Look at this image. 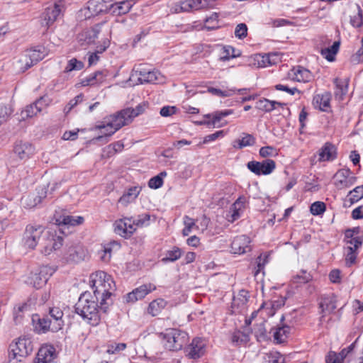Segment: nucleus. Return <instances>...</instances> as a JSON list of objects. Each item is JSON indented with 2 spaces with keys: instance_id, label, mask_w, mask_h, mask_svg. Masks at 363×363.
Instances as JSON below:
<instances>
[{
  "instance_id": "obj_1",
  "label": "nucleus",
  "mask_w": 363,
  "mask_h": 363,
  "mask_svg": "<svg viewBox=\"0 0 363 363\" xmlns=\"http://www.w3.org/2000/svg\"><path fill=\"white\" fill-rule=\"evenodd\" d=\"M90 284L94 295L100 299L101 310L106 313L109 306L113 303L112 291L116 289V284L111 276L104 271H97L90 276Z\"/></svg>"
},
{
  "instance_id": "obj_2",
  "label": "nucleus",
  "mask_w": 363,
  "mask_h": 363,
  "mask_svg": "<svg viewBox=\"0 0 363 363\" xmlns=\"http://www.w3.org/2000/svg\"><path fill=\"white\" fill-rule=\"evenodd\" d=\"M100 299L89 291L83 292L74 306V311L91 326H97L101 323Z\"/></svg>"
},
{
  "instance_id": "obj_3",
  "label": "nucleus",
  "mask_w": 363,
  "mask_h": 363,
  "mask_svg": "<svg viewBox=\"0 0 363 363\" xmlns=\"http://www.w3.org/2000/svg\"><path fill=\"white\" fill-rule=\"evenodd\" d=\"M128 113L129 112H127L125 108L105 118L103 124L97 125L99 129L104 130L101 132L103 135L95 138V140L101 141L104 143H108V138L110 136L114 134L123 126L131 123L130 117L128 114Z\"/></svg>"
},
{
  "instance_id": "obj_4",
  "label": "nucleus",
  "mask_w": 363,
  "mask_h": 363,
  "mask_svg": "<svg viewBox=\"0 0 363 363\" xmlns=\"http://www.w3.org/2000/svg\"><path fill=\"white\" fill-rule=\"evenodd\" d=\"M164 347L169 351H179L184 348L189 342V335L184 330L169 328L161 333Z\"/></svg>"
},
{
  "instance_id": "obj_5",
  "label": "nucleus",
  "mask_w": 363,
  "mask_h": 363,
  "mask_svg": "<svg viewBox=\"0 0 363 363\" xmlns=\"http://www.w3.org/2000/svg\"><path fill=\"white\" fill-rule=\"evenodd\" d=\"M33 346L31 340L26 337H19L16 342L9 345V358L16 359L18 362L26 357L33 352Z\"/></svg>"
},
{
  "instance_id": "obj_6",
  "label": "nucleus",
  "mask_w": 363,
  "mask_h": 363,
  "mask_svg": "<svg viewBox=\"0 0 363 363\" xmlns=\"http://www.w3.org/2000/svg\"><path fill=\"white\" fill-rule=\"evenodd\" d=\"M57 267L49 265L41 266L36 272H32L28 283L38 289L45 285L50 277L55 272Z\"/></svg>"
},
{
  "instance_id": "obj_7",
  "label": "nucleus",
  "mask_w": 363,
  "mask_h": 363,
  "mask_svg": "<svg viewBox=\"0 0 363 363\" xmlns=\"http://www.w3.org/2000/svg\"><path fill=\"white\" fill-rule=\"evenodd\" d=\"M43 230L44 228L40 225H26L22 239L23 245L33 250L38 243Z\"/></svg>"
},
{
  "instance_id": "obj_8",
  "label": "nucleus",
  "mask_w": 363,
  "mask_h": 363,
  "mask_svg": "<svg viewBox=\"0 0 363 363\" xmlns=\"http://www.w3.org/2000/svg\"><path fill=\"white\" fill-rule=\"evenodd\" d=\"M247 169L256 175H268L276 168V162L271 159H266L262 162L250 161L247 164Z\"/></svg>"
},
{
  "instance_id": "obj_9",
  "label": "nucleus",
  "mask_w": 363,
  "mask_h": 363,
  "mask_svg": "<svg viewBox=\"0 0 363 363\" xmlns=\"http://www.w3.org/2000/svg\"><path fill=\"white\" fill-rule=\"evenodd\" d=\"M205 342L201 337H195L184 348L186 356L189 359H197L205 353Z\"/></svg>"
},
{
  "instance_id": "obj_10",
  "label": "nucleus",
  "mask_w": 363,
  "mask_h": 363,
  "mask_svg": "<svg viewBox=\"0 0 363 363\" xmlns=\"http://www.w3.org/2000/svg\"><path fill=\"white\" fill-rule=\"evenodd\" d=\"M337 296L334 294H324L321 296L319 302V308L321 311L320 322H322L324 318L332 314L337 308Z\"/></svg>"
},
{
  "instance_id": "obj_11",
  "label": "nucleus",
  "mask_w": 363,
  "mask_h": 363,
  "mask_svg": "<svg viewBox=\"0 0 363 363\" xmlns=\"http://www.w3.org/2000/svg\"><path fill=\"white\" fill-rule=\"evenodd\" d=\"M343 235V242L346 245L362 247L363 230H362L359 226L345 229Z\"/></svg>"
},
{
  "instance_id": "obj_12",
  "label": "nucleus",
  "mask_w": 363,
  "mask_h": 363,
  "mask_svg": "<svg viewBox=\"0 0 363 363\" xmlns=\"http://www.w3.org/2000/svg\"><path fill=\"white\" fill-rule=\"evenodd\" d=\"M156 289V286L151 284H146L135 289L125 296L127 303H134L138 300L143 299L146 295Z\"/></svg>"
},
{
  "instance_id": "obj_13",
  "label": "nucleus",
  "mask_w": 363,
  "mask_h": 363,
  "mask_svg": "<svg viewBox=\"0 0 363 363\" xmlns=\"http://www.w3.org/2000/svg\"><path fill=\"white\" fill-rule=\"evenodd\" d=\"M32 322L34 331L38 334L46 333L48 331L52 332V324L48 315L40 317L38 314H34L32 317Z\"/></svg>"
},
{
  "instance_id": "obj_14",
  "label": "nucleus",
  "mask_w": 363,
  "mask_h": 363,
  "mask_svg": "<svg viewBox=\"0 0 363 363\" xmlns=\"http://www.w3.org/2000/svg\"><path fill=\"white\" fill-rule=\"evenodd\" d=\"M103 24L104 23L95 24L90 29L86 30L79 33L78 35V40L80 44L84 45L94 43L96 39L98 38Z\"/></svg>"
},
{
  "instance_id": "obj_15",
  "label": "nucleus",
  "mask_w": 363,
  "mask_h": 363,
  "mask_svg": "<svg viewBox=\"0 0 363 363\" xmlns=\"http://www.w3.org/2000/svg\"><path fill=\"white\" fill-rule=\"evenodd\" d=\"M250 239L245 235L235 237L231 243V250L234 254H244L251 250Z\"/></svg>"
},
{
  "instance_id": "obj_16",
  "label": "nucleus",
  "mask_w": 363,
  "mask_h": 363,
  "mask_svg": "<svg viewBox=\"0 0 363 363\" xmlns=\"http://www.w3.org/2000/svg\"><path fill=\"white\" fill-rule=\"evenodd\" d=\"M13 152L21 160H28L34 154L35 147L30 143L19 140L16 142Z\"/></svg>"
},
{
  "instance_id": "obj_17",
  "label": "nucleus",
  "mask_w": 363,
  "mask_h": 363,
  "mask_svg": "<svg viewBox=\"0 0 363 363\" xmlns=\"http://www.w3.org/2000/svg\"><path fill=\"white\" fill-rule=\"evenodd\" d=\"M85 252L80 245L71 246L69 247L62 259L66 263H78L84 260Z\"/></svg>"
},
{
  "instance_id": "obj_18",
  "label": "nucleus",
  "mask_w": 363,
  "mask_h": 363,
  "mask_svg": "<svg viewBox=\"0 0 363 363\" xmlns=\"http://www.w3.org/2000/svg\"><path fill=\"white\" fill-rule=\"evenodd\" d=\"M320 162H331L337 157V148L330 142H326L319 150Z\"/></svg>"
},
{
  "instance_id": "obj_19",
  "label": "nucleus",
  "mask_w": 363,
  "mask_h": 363,
  "mask_svg": "<svg viewBox=\"0 0 363 363\" xmlns=\"http://www.w3.org/2000/svg\"><path fill=\"white\" fill-rule=\"evenodd\" d=\"M55 357V348L52 345H46L39 349L33 363H50Z\"/></svg>"
},
{
  "instance_id": "obj_20",
  "label": "nucleus",
  "mask_w": 363,
  "mask_h": 363,
  "mask_svg": "<svg viewBox=\"0 0 363 363\" xmlns=\"http://www.w3.org/2000/svg\"><path fill=\"white\" fill-rule=\"evenodd\" d=\"M63 311L57 307L50 308L49 310V314L48 315L51 319L52 324V333H57L64 326Z\"/></svg>"
},
{
  "instance_id": "obj_21",
  "label": "nucleus",
  "mask_w": 363,
  "mask_h": 363,
  "mask_svg": "<svg viewBox=\"0 0 363 363\" xmlns=\"http://www.w3.org/2000/svg\"><path fill=\"white\" fill-rule=\"evenodd\" d=\"M138 74V81L140 84L145 83H155L159 80L160 73L158 71H150L145 69L142 65L135 71Z\"/></svg>"
},
{
  "instance_id": "obj_22",
  "label": "nucleus",
  "mask_w": 363,
  "mask_h": 363,
  "mask_svg": "<svg viewBox=\"0 0 363 363\" xmlns=\"http://www.w3.org/2000/svg\"><path fill=\"white\" fill-rule=\"evenodd\" d=\"M135 2L136 0H124L122 1L115 2L110 4L109 9L114 15H124L130 11Z\"/></svg>"
},
{
  "instance_id": "obj_23",
  "label": "nucleus",
  "mask_w": 363,
  "mask_h": 363,
  "mask_svg": "<svg viewBox=\"0 0 363 363\" xmlns=\"http://www.w3.org/2000/svg\"><path fill=\"white\" fill-rule=\"evenodd\" d=\"M331 93L330 91H325L322 94H316L313 96V104L315 108H318L322 111H327L328 108H330Z\"/></svg>"
},
{
  "instance_id": "obj_24",
  "label": "nucleus",
  "mask_w": 363,
  "mask_h": 363,
  "mask_svg": "<svg viewBox=\"0 0 363 363\" xmlns=\"http://www.w3.org/2000/svg\"><path fill=\"white\" fill-rule=\"evenodd\" d=\"M63 245V238L60 235H51L50 238H48V243L44 246L42 250V253L45 255H48L53 250L60 249Z\"/></svg>"
},
{
  "instance_id": "obj_25",
  "label": "nucleus",
  "mask_w": 363,
  "mask_h": 363,
  "mask_svg": "<svg viewBox=\"0 0 363 363\" xmlns=\"http://www.w3.org/2000/svg\"><path fill=\"white\" fill-rule=\"evenodd\" d=\"M110 5L103 2V0H89L88 1L87 9L91 16H97L103 13L110 11Z\"/></svg>"
},
{
  "instance_id": "obj_26",
  "label": "nucleus",
  "mask_w": 363,
  "mask_h": 363,
  "mask_svg": "<svg viewBox=\"0 0 363 363\" xmlns=\"http://www.w3.org/2000/svg\"><path fill=\"white\" fill-rule=\"evenodd\" d=\"M333 82L335 85L334 96L338 101H342L348 91L349 79L335 78Z\"/></svg>"
},
{
  "instance_id": "obj_27",
  "label": "nucleus",
  "mask_w": 363,
  "mask_h": 363,
  "mask_svg": "<svg viewBox=\"0 0 363 363\" xmlns=\"http://www.w3.org/2000/svg\"><path fill=\"white\" fill-rule=\"evenodd\" d=\"M61 11L60 6L58 4H54L45 9L43 12V20L46 22V26L49 27L57 19Z\"/></svg>"
},
{
  "instance_id": "obj_28",
  "label": "nucleus",
  "mask_w": 363,
  "mask_h": 363,
  "mask_svg": "<svg viewBox=\"0 0 363 363\" xmlns=\"http://www.w3.org/2000/svg\"><path fill=\"white\" fill-rule=\"evenodd\" d=\"M291 330V328L287 325H283L277 328H273L271 330L273 332L274 340L277 344H281L286 341Z\"/></svg>"
},
{
  "instance_id": "obj_29",
  "label": "nucleus",
  "mask_w": 363,
  "mask_h": 363,
  "mask_svg": "<svg viewBox=\"0 0 363 363\" xmlns=\"http://www.w3.org/2000/svg\"><path fill=\"white\" fill-rule=\"evenodd\" d=\"M294 73L293 79L297 82H308L313 79L312 73L306 68L301 66L294 67L291 69Z\"/></svg>"
},
{
  "instance_id": "obj_30",
  "label": "nucleus",
  "mask_w": 363,
  "mask_h": 363,
  "mask_svg": "<svg viewBox=\"0 0 363 363\" xmlns=\"http://www.w3.org/2000/svg\"><path fill=\"white\" fill-rule=\"evenodd\" d=\"M350 174L351 171L349 168L339 169L334 175V178L336 179L335 185L339 189L344 188L345 186H347V179Z\"/></svg>"
},
{
  "instance_id": "obj_31",
  "label": "nucleus",
  "mask_w": 363,
  "mask_h": 363,
  "mask_svg": "<svg viewBox=\"0 0 363 363\" xmlns=\"http://www.w3.org/2000/svg\"><path fill=\"white\" fill-rule=\"evenodd\" d=\"M167 306V301L163 298L153 300L149 303L147 307V313L152 316H157L162 310Z\"/></svg>"
},
{
  "instance_id": "obj_32",
  "label": "nucleus",
  "mask_w": 363,
  "mask_h": 363,
  "mask_svg": "<svg viewBox=\"0 0 363 363\" xmlns=\"http://www.w3.org/2000/svg\"><path fill=\"white\" fill-rule=\"evenodd\" d=\"M340 43L335 41L333 44L329 47L322 49L320 53L328 62H333L335 60V55L340 48Z\"/></svg>"
},
{
  "instance_id": "obj_33",
  "label": "nucleus",
  "mask_w": 363,
  "mask_h": 363,
  "mask_svg": "<svg viewBox=\"0 0 363 363\" xmlns=\"http://www.w3.org/2000/svg\"><path fill=\"white\" fill-rule=\"evenodd\" d=\"M183 251L177 246H174L172 250H167L165 256L162 258L161 261L166 264L168 262H174L178 260L182 255Z\"/></svg>"
},
{
  "instance_id": "obj_34",
  "label": "nucleus",
  "mask_w": 363,
  "mask_h": 363,
  "mask_svg": "<svg viewBox=\"0 0 363 363\" xmlns=\"http://www.w3.org/2000/svg\"><path fill=\"white\" fill-rule=\"evenodd\" d=\"M57 221L58 222L59 226H75L82 224L84 222V218L82 216L74 217L73 216H60V218L57 219Z\"/></svg>"
},
{
  "instance_id": "obj_35",
  "label": "nucleus",
  "mask_w": 363,
  "mask_h": 363,
  "mask_svg": "<svg viewBox=\"0 0 363 363\" xmlns=\"http://www.w3.org/2000/svg\"><path fill=\"white\" fill-rule=\"evenodd\" d=\"M140 189L138 186H132L125 192L119 199V202L123 204H128L133 201L140 194Z\"/></svg>"
},
{
  "instance_id": "obj_36",
  "label": "nucleus",
  "mask_w": 363,
  "mask_h": 363,
  "mask_svg": "<svg viewBox=\"0 0 363 363\" xmlns=\"http://www.w3.org/2000/svg\"><path fill=\"white\" fill-rule=\"evenodd\" d=\"M264 363H285V357L278 351H270L264 356Z\"/></svg>"
},
{
  "instance_id": "obj_37",
  "label": "nucleus",
  "mask_w": 363,
  "mask_h": 363,
  "mask_svg": "<svg viewBox=\"0 0 363 363\" xmlns=\"http://www.w3.org/2000/svg\"><path fill=\"white\" fill-rule=\"evenodd\" d=\"M203 0H186L182 3L181 9L188 11L190 9H201L206 8Z\"/></svg>"
},
{
  "instance_id": "obj_38",
  "label": "nucleus",
  "mask_w": 363,
  "mask_h": 363,
  "mask_svg": "<svg viewBox=\"0 0 363 363\" xmlns=\"http://www.w3.org/2000/svg\"><path fill=\"white\" fill-rule=\"evenodd\" d=\"M40 100H36L34 103L27 106L22 111L23 118H31L42 111V106H39Z\"/></svg>"
},
{
  "instance_id": "obj_39",
  "label": "nucleus",
  "mask_w": 363,
  "mask_h": 363,
  "mask_svg": "<svg viewBox=\"0 0 363 363\" xmlns=\"http://www.w3.org/2000/svg\"><path fill=\"white\" fill-rule=\"evenodd\" d=\"M255 335L258 342H266L270 340L264 322L257 325V327L255 328Z\"/></svg>"
},
{
  "instance_id": "obj_40",
  "label": "nucleus",
  "mask_w": 363,
  "mask_h": 363,
  "mask_svg": "<svg viewBox=\"0 0 363 363\" xmlns=\"http://www.w3.org/2000/svg\"><path fill=\"white\" fill-rule=\"evenodd\" d=\"M114 232L120 236L128 238L127 234V221L126 220L119 219L113 223Z\"/></svg>"
},
{
  "instance_id": "obj_41",
  "label": "nucleus",
  "mask_w": 363,
  "mask_h": 363,
  "mask_svg": "<svg viewBox=\"0 0 363 363\" xmlns=\"http://www.w3.org/2000/svg\"><path fill=\"white\" fill-rule=\"evenodd\" d=\"M25 55L31 60L33 62L37 64L39 61L44 58V54L40 50V48L38 49H30L26 50Z\"/></svg>"
},
{
  "instance_id": "obj_42",
  "label": "nucleus",
  "mask_w": 363,
  "mask_h": 363,
  "mask_svg": "<svg viewBox=\"0 0 363 363\" xmlns=\"http://www.w3.org/2000/svg\"><path fill=\"white\" fill-rule=\"evenodd\" d=\"M223 55L220 57L223 61L229 60L231 58H235L240 56L241 52L240 50H235L230 45H227L223 48Z\"/></svg>"
},
{
  "instance_id": "obj_43",
  "label": "nucleus",
  "mask_w": 363,
  "mask_h": 363,
  "mask_svg": "<svg viewBox=\"0 0 363 363\" xmlns=\"http://www.w3.org/2000/svg\"><path fill=\"white\" fill-rule=\"evenodd\" d=\"M117 246L120 247V244L116 241H113L104 247L103 255L101 256V259L103 262H108L111 259L112 246Z\"/></svg>"
},
{
  "instance_id": "obj_44",
  "label": "nucleus",
  "mask_w": 363,
  "mask_h": 363,
  "mask_svg": "<svg viewBox=\"0 0 363 363\" xmlns=\"http://www.w3.org/2000/svg\"><path fill=\"white\" fill-rule=\"evenodd\" d=\"M325 204L322 201H315L313 203L310 207V211L313 216L323 214L325 211Z\"/></svg>"
},
{
  "instance_id": "obj_45",
  "label": "nucleus",
  "mask_w": 363,
  "mask_h": 363,
  "mask_svg": "<svg viewBox=\"0 0 363 363\" xmlns=\"http://www.w3.org/2000/svg\"><path fill=\"white\" fill-rule=\"evenodd\" d=\"M349 194L352 195L350 199L351 203L357 202L363 198V185L356 186L353 190L349 192Z\"/></svg>"
},
{
  "instance_id": "obj_46",
  "label": "nucleus",
  "mask_w": 363,
  "mask_h": 363,
  "mask_svg": "<svg viewBox=\"0 0 363 363\" xmlns=\"http://www.w3.org/2000/svg\"><path fill=\"white\" fill-rule=\"evenodd\" d=\"M83 67L84 63L82 61H79L76 58H72L68 61L65 71V72H69L73 70H81Z\"/></svg>"
},
{
  "instance_id": "obj_47",
  "label": "nucleus",
  "mask_w": 363,
  "mask_h": 363,
  "mask_svg": "<svg viewBox=\"0 0 363 363\" xmlns=\"http://www.w3.org/2000/svg\"><path fill=\"white\" fill-rule=\"evenodd\" d=\"M358 13L357 15L351 16L350 23L353 27L360 28L363 25L362 11L359 5H357Z\"/></svg>"
},
{
  "instance_id": "obj_48",
  "label": "nucleus",
  "mask_w": 363,
  "mask_h": 363,
  "mask_svg": "<svg viewBox=\"0 0 363 363\" xmlns=\"http://www.w3.org/2000/svg\"><path fill=\"white\" fill-rule=\"evenodd\" d=\"M184 228L182 230L183 236H188L191 233L193 227L195 226V221L193 218L188 216L184 217Z\"/></svg>"
},
{
  "instance_id": "obj_49",
  "label": "nucleus",
  "mask_w": 363,
  "mask_h": 363,
  "mask_svg": "<svg viewBox=\"0 0 363 363\" xmlns=\"http://www.w3.org/2000/svg\"><path fill=\"white\" fill-rule=\"evenodd\" d=\"M145 104H140L135 107V108H125L126 111L129 112L128 114L130 117V121H132L135 117L142 114L145 111Z\"/></svg>"
},
{
  "instance_id": "obj_50",
  "label": "nucleus",
  "mask_w": 363,
  "mask_h": 363,
  "mask_svg": "<svg viewBox=\"0 0 363 363\" xmlns=\"http://www.w3.org/2000/svg\"><path fill=\"white\" fill-rule=\"evenodd\" d=\"M312 277L306 271L302 270L300 274H296L293 277V281L297 284H306L311 280Z\"/></svg>"
},
{
  "instance_id": "obj_51",
  "label": "nucleus",
  "mask_w": 363,
  "mask_h": 363,
  "mask_svg": "<svg viewBox=\"0 0 363 363\" xmlns=\"http://www.w3.org/2000/svg\"><path fill=\"white\" fill-rule=\"evenodd\" d=\"M233 113V110L232 109H226L220 111H216L213 114V118L211 120V123H218L220 121V120L223 117H226L229 115H231Z\"/></svg>"
},
{
  "instance_id": "obj_52",
  "label": "nucleus",
  "mask_w": 363,
  "mask_h": 363,
  "mask_svg": "<svg viewBox=\"0 0 363 363\" xmlns=\"http://www.w3.org/2000/svg\"><path fill=\"white\" fill-rule=\"evenodd\" d=\"M235 35L239 39H243L247 35V26L245 23H241L237 25L235 29Z\"/></svg>"
},
{
  "instance_id": "obj_53",
  "label": "nucleus",
  "mask_w": 363,
  "mask_h": 363,
  "mask_svg": "<svg viewBox=\"0 0 363 363\" xmlns=\"http://www.w3.org/2000/svg\"><path fill=\"white\" fill-rule=\"evenodd\" d=\"M11 114V110L9 107L6 105H0V125L8 120Z\"/></svg>"
},
{
  "instance_id": "obj_54",
  "label": "nucleus",
  "mask_w": 363,
  "mask_h": 363,
  "mask_svg": "<svg viewBox=\"0 0 363 363\" xmlns=\"http://www.w3.org/2000/svg\"><path fill=\"white\" fill-rule=\"evenodd\" d=\"M101 74L100 72H94L90 74L89 77L84 79L82 82L83 86H92L99 84L97 76Z\"/></svg>"
},
{
  "instance_id": "obj_55",
  "label": "nucleus",
  "mask_w": 363,
  "mask_h": 363,
  "mask_svg": "<svg viewBox=\"0 0 363 363\" xmlns=\"http://www.w3.org/2000/svg\"><path fill=\"white\" fill-rule=\"evenodd\" d=\"M224 135V131L223 130H218L216 131L214 133L208 135L204 137L203 142L198 144V146H201L202 144H206L208 143L212 142L216 140L219 137H223Z\"/></svg>"
},
{
  "instance_id": "obj_56",
  "label": "nucleus",
  "mask_w": 363,
  "mask_h": 363,
  "mask_svg": "<svg viewBox=\"0 0 363 363\" xmlns=\"http://www.w3.org/2000/svg\"><path fill=\"white\" fill-rule=\"evenodd\" d=\"M163 179L159 176L152 177L148 182V186L150 189H157L162 186Z\"/></svg>"
},
{
  "instance_id": "obj_57",
  "label": "nucleus",
  "mask_w": 363,
  "mask_h": 363,
  "mask_svg": "<svg viewBox=\"0 0 363 363\" xmlns=\"http://www.w3.org/2000/svg\"><path fill=\"white\" fill-rule=\"evenodd\" d=\"M308 113L306 110V108L303 107L298 116V121L300 123V128H299V132L301 134L303 133V130L306 128V121L308 118Z\"/></svg>"
},
{
  "instance_id": "obj_58",
  "label": "nucleus",
  "mask_w": 363,
  "mask_h": 363,
  "mask_svg": "<svg viewBox=\"0 0 363 363\" xmlns=\"http://www.w3.org/2000/svg\"><path fill=\"white\" fill-rule=\"evenodd\" d=\"M343 360L340 359L339 354L333 351H330L325 357L326 363H342Z\"/></svg>"
},
{
  "instance_id": "obj_59",
  "label": "nucleus",
  "mask_w": 363,
  "mask_h": 363,
  "mask_svg": "<svg viewBox=\"0 0 363 363\" xmlns=\"http://www.w3.org/2000/svg\"><path fill=\"white\" fill-rule=\"evenodd\" d=\"M255 143V138L250 134H245V136L240 139V146L247 147L252 146Z\"/></svg>"
},
{
  "instance_id": "obj_60",
  "label": "nucleus",
  "mask_w": 363,
  "mask_h": 363,
  "mask_svg": "<svg viewBox=\"0 0 363 363\" xmlns=\"http://www.w3.org/2000/svg\"><path fill=\"white\" fill-rule=\"evenodd\" d=\"M274 89L278 91H286V92L290 94L291 95H294L296 93H298V94L301 93V91L296 87L289 88L288 86L283 85L281 84L275 85Z\"/></svg>"
},
{
  "instance_id": "obj_61",
  "label": "nucleus",
  "mask_w": 363,
  "mask_h": 363,
  "mask_svg": "<svg viewBox=\"0 0 363 363\" xmlns=\"http://www.w3.org/2000/svg\"><path fill=\"white\" fill-rule=\"evenodd\" d=\"M269 100L265 98L259 99L256 103V108L264 111L265 112H270Z\"/></svg>"
},
{
  "instance_id": "obj_62",
  "label": "nucleus",
  "mask_w": 363,
  "mask_h": 363,
  "mask_svg": "<svg viewBox=\"0 0 363 363\" xmlns=\"http://www.w3.org/2000/svg\"><path fill=\"white\" fill-rule=\"evenodd\" d=\"M248 340L249 336L241 332L235 333L232 337V341L236 343L247 342Z\"/></svg>"
},
{
  "instance_id": "obj_63",
  "label": "nucleus",
  "mask_w": 363,
  "mask_h": 363,
  "mask_svg": "<svg viewBox=\"0 0 363 363\" xmlns=\"http://www.w3.org/2000/svg\"><path fill=\"white\" fill-rule=\"evenodd\" d=\"M150 219V216L149 214L145 213L138 216V218L134 220V224H136L137 226H142L143 225H147L148 222Z\"/></svg>"
},
{
  "instance_id": "obj_64",
  "label": "nucleus",
  "mask_w": 363,
  "mask_h": 363,
  "mask_svg": "<svg viewBox=\"0 0 363 363\" xmlns=\"http://www.w3.org/2000/svg\"><path fill=\"white\" fill-rule=\"evenodd\" d=\"M357 256H358V255L345 253V262L346 267H350L352 265H354L357 262Z\"/></svg>"
}]
</instances>
